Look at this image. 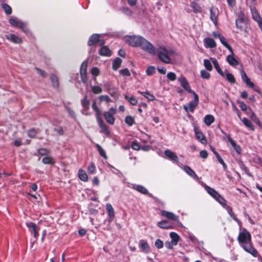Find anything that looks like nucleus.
<instances>
[{
	"instance_id": "nucleus-57",
	"label": "nucleus",
	"mask_w": 262,
	"mask_h": 262,
	"mask_svg": "<svg viewBox=\"0 0 262 262\" xmlns=\"http://www.w3.org/2000/svg\"><path fill=\"white\" fill-rule=\"evenodd\" d=\"M155 72V68L154 66H149L146 70V73L148 76L153 75Z\"/></svg>"
},
{
	"instance_id": "nucleus-16",
	"label": "nucleus",
	"mask_w": 262,
	"mask_h": 262,
	"mask_svg": "<svg viewBox=\"0 0 262 262\" xmlns=\"http://www.w3.org/2000/svg\"><path fill=\"white\" fill-rule=\"evenodd\" d=\"M5 38L14 43H21L22 39L14 34H9L5 35Z\"/></svg>"
},
{
	"instance_id": "nucleus-37",
	"label": "nucleus",
	"mask_w": 262,
	"mask_h": 262,
	"mask_svg": "<svg viewBox=\"0 0 262 262\" xmlns=\"http://www.w3.org/2000/svg\"><path fill=\"white\" fill-rule=\"evenodd\" d=\"M220 40L223 45L226 47L230 51V53H233V49L232 47L228 43L226 38L223 35L220 38Z\"/></svg>"
},
{
	"instance_id": "nucleus-24",
	"label": "nucleus",
	"mask_w": 262,
	"mask_h": 262,
	"mask_svg": "<svg viewBox=\"0 0 262 262\" xmlns=\"http://www.w3.org/2000/svg\"><path fill=\"white\" fill-rule=\"evenodd\" d=\"M210 60L212 62L214 65V68L217 71L218 73L221 75L222 77H225V74L223 72L222 70L220 67L219 63L217 60L214 58H210Z\"/></svg>"
},
{
	"instance_id": "nucleus-10",
	"label": "nucleus",
	"mask_w": 262,
	"mask_h": 262,
	"mask_svg": "<svg viewBox=\"0 0 262 262\" xmlns=\"http://www.w3.org/2000/svg\"><path fill=\"white\" fill-rule=\"evenodd\" d=\"M97 121L100 128V132L104 134L107 137L109 136L110 132L108 129V127L105 124L102 118L97 119Z\"/></svg>"
},
{
	"instance_id": "nucleus-9",
	"label": "nucleus",
	"mask_w": 262,
	"mask_h": 262,
	"mask_svg": "<svg viewBox=\"0 0 262 262\" xmlns=\"http://www.w3.org/2000/svg\"><path fill=\"white\" fill-rule=\"evenodd\" d=\"M26 226L29 228L30 231L33 234V236L36 239H37L39 236L38 232L40 228L33 222H27Z\"/></svg>"
},
{
	"instance_id": "nucleus-29",
	"label": "nucleus",
	"mask_w": 262,
	"mask_h": 262,
	"mask_svg": "<svg viewBox=\"0 0 262 262\" xmlns=\"http://www.w3.org/2000/svg\"><path fill=\"white\" fill-rule=\"evenodd\" d=\"M224 208L226 209L227 211L228 212V214H229L230 216L235 221L238 222L239 220L237 219L236 214L234 213V212L233 211L232 208L229 206V205H226L224 207Z\"/></svg>"
},
{
	"instance_id": "nucleus-52",
	"label": "nucleus",
	"mask_w": 262,
	"mask_h": 262,
	"mask_svg": "<svg viewBox=\"0 0 262 262\" xmlns=\"http://www.w3.org/2000/svg\"><path fill=\"white\" fill-rule=\"evenodd\" d=\"M121 10L125 15L128 16H130L133 14V11L126 7L121 8Z\"/></svg>"
},
{
	"instance_id": "nucleus-39",
	"label": "nucleus",
	"mask_w": 262,
	"mask_h": 262,
	"mask_svg": "<svg viewBox=\"0 0 262 262\" xmlns=\"http://www.w3.org/2000/svg\"><path fill=\"white\" fill-rule=\"evenodd\" d=\"M50 79L52 82V85L55 88H58L59 86V82L57 77L54 74L50 75Z\"/></svg>"
},
{
	"instance_id": "nucleus-44",
	"label": "nucleus",
	"mask_w": 262,
	"mask_h": 262,
	"mask_svg": "<svg viewBox=\"0 0 262 262\" xmlns=\"http://www.w3.org/2000/svg\"><path fill=\"white\" fill-rule=\"evenodd\" d=\"M42 162L45 164L53 165L55 162L54 159L50 156H46L42 158Z\"/></svg>"
},
{
	"instance_id": "nucleus-7",
	"label": "nucleus",
	"mask_w": 262,
	"mask_h": 262,
	"mask_svg": "<svg viewBox=\"0 0 262 262\" xmlns=\"http://www.w3.org/2000/svg\"><path fill=\"white\" fill-rule=\"evenodd\" d=\"M105 41L104 39H100V35L98 34H93L89 37L88 41V45L89 46H92L98 44L99 46L104 45Z\"/></svg>"
},
{
	"instance_id": "nucleus-21",
	"label": "nucleus",
	"mask_w": 262,
	"mask_h": 262,
	"mask_svg": "<svg viewBox=\"0 0 262 262\" xmlns=\"http://www.w3.org/2000/svg\"><path fill=\"white\" fill-rule=\"evenodd\" d=\"M226 60L231 66H237L239 63L238 60L234 57V53H231L230 55L227 56Z\"/></svg>"
},
{
	"instance_id": "nucleus-30",
	"label": "nucleus",
	"mask_w": 262,
	"mask_h": 262,
	"mask_svg": "<svg viewBox=\"0 0 262 262\" xmlns=\"http://www.w3.org/2000/svg\"><path fill=\"white\" fill-rule=\"evenodd\" d=\"M242 121L244 124L250 130L254 131L255 127L252 122L247 118H244L242 119Z\"/></svg>"
},
{
	"instance_id": "nucleus-31",
	"label": "nucleus",
	"mask_w": 262,
	"mask_h": 262,
	"mask_svg": "<svg viewBox=\"0 0 262 262\" xmlns=\"http://www.w3.org/2000/svg\"><path fill=\"white\" fill-rule=\"evenodd\" d=\"M214 117L212 115H207L204 118V122L207 126H210L214 121Z\"/></svg>"
},
{
	"instance_id": "nucleus-62",
	"label": "nucleus",
	"mask_w": 262,
	"mask_h": 262,
	"mask_svg": "<svg viewBox=\"0 0 262 262\" xmlns=\"http://www.w3.org/2000/svg\"><path fill=\"white\" fill-rule=\"evenodd\" d=\"M156 247L158 249H161L164 246L163 242L160 239H157L155 243Z\"/></svg>"
},
{
	"instance_id": "nucleus-34",
	"label": "nucleus",
	"mask_w": 262,
	"mask_h": 262,
	"mask_svg": "<svg viewBox=\"0 0 262 262\" xmlns=\"http://www.w3.org/2000/svg\"><path fill=\"white\" fill-rule=\"evenodd\" d=\"M238 164L240 168L242 170H243L247 175H248L249 176H252V174H251V173L249 171L248 168L245 165V164H244L243 161H242V160H239L238 161Z\"/></svg>"
},
{
	"instance_id": "nucleus-49",
	"label": "nucleus",
	"mask_w": 262,
	"mask_h": 262,
	"mask_svg": "<svg viewBox=\"0 0 262 262\" xmlns=\"http://www.w3.org/2000/svg\"><path fill=\"white\" fill-rule=\"evenodd\" d=\"M91 90L95 94H99L102 92V88L99 85L91 86Z\"/></svg>"
},
{
	"instance_id": "nucleus-32",
	"label": "nucleus",
	"mask_w": 262,
	"mask_h": 262,
	"mask_svg": "<svg viewBox=\"0 0 262 262\" xmlns=\"http://www.w3.org/2000/svg\"><path fill=\"white\" fill-rule=\"evenodd\" d=\"M92 108L96 113V119L101 117V111L98 107L96 101H94L92 105Z\"/></svg>"
},
{
	"instance_id": "nucleus-48",
	"label": "nucleus",
	"mask_w": 262,
	"mask_h": 262,
	"mask_svg": "<svg viewBox=\"0 0 262 262\" xmlns=\"http://www.w3.org/2000/svg\"><path fill=\"white\" fill-rule=\"evenodd\" d=\"M124 98L126 100L128 101L129 102L133 105H136L138 103L137 100L134 96L129 97L127 95H124Z\"/></svg>"
},
{
	"instance_id": "nucleus-55",
	"label": "nucleus",
	"mask_w": 262,
	"mask_h": 262,
	"mask_svg": "<svg viewBox=\"0 0 262 262\" xmlns=\"http://www.w3.org/2000/svg\"><path fill=\"white\" fill-rule=\"evenodd\" d=\"M215 156L217 159V161L220 163L221 164L223 167L226 169L227 168V165L226 164V163L224 162V160L222 159V157H221V156L219 155V153H215Z\"/></svg>"
},
{
	"instance_id": "nucleus-43",
	"label": "nucleus",
	"mask_w": 262,
	"mask_h": 262,
	"mask_svg": "<svg viewBox=\"0 0 262 262\" xmlns=\"http://www.w3.org/2000/svg\"><path fill=\"white\" fill-rule=\"evenodd\" d=\"M95 146L100 156L105 159H107V156L106 154V152L105 150L102 148V147L98 144H96Z\"/></svg>"
},
{
	"instance_id": "nucleus-33",
	"label": "nucleus",
	"mask_w": 262,
	"mask_h": 262,
	"mask_svg": "<svg viewBox=\"0 0 262 262\" xmlns=\"http://www.w3.org/2000/svg\"><path fill=\"white\" fill-rule=\"evenodd\" d=\"M122 59L119 57H116L113 62L112 68L113 70H117L120 67L122 63Z\"/></svg>"
},
{
	"instance_id": "nucleus-6",
	"label": "nucleus",
	"mask_w": 262,
	"mask_h": 262,
	"mask_svg": "<svg viewBox=\"0 0 262 262\" xmlns=\"http://www.w3.org/2000/svg\"><path fill=\"white\" fill-rule=\"evenodd\" d=\"M116 108L114 107H111L108 111H105L103 113V116L105 121L110 124H114L115 121V118L114 115L116 113Z\"/></svg>"
},
{
	"instance_id": "nucleus-63",
	"label": "nucleus",
	"mask_w": 262,
	"mask_h": 262,
	"mask_svg": "<svg viewBox=\"0 0 262 262\" xmlns=\"http://www.w3.org/2000/svg\"><path fill=\"white\" fill-rule=\"evenodd\" d=\"M9 21L11 25L17 27L20 21L18 20L16 18L12 17L9 19Z\"/></svg>"
},
{
	"instance_id": "nucleus-22",
	"label": "nucleus",
	"mask_w": 262,
	"mask_h": 262,
	"mask_svg": "<svg viewBox=\"0 0 262 262\" xmlns=\"http://www.w3.org/2000/svg\"><path fill=\"white\" fill-rule=\"evenodd\" d=\"M99 51V53L100 55L103 56H110L112 55L111 50L106 46H102Z\"/></svg>"
},
{
	"instance_id": "nucleus-47",
	"label": "nucleus",
	"mask_w": 262,
	"mask_h": 262,
	"mask_svg": "<svg viewBox=\"0 0 262 262\" xmlns=\"http://www.w3.org/2000/svg\"><path fill=\"white\" fill-rule=\"evenodd\" d=\"M215 200L224 208L226 205H227L226 204L227 201L220 194H219V196H217Z\"/></svg>"
},
{
	"instance_id": "nucleus-14",
	"label": "nucleus",
	"mask_w": 262,
	"mask_h": 262,
	"mask_svg": "<svg viewBox=\"0 0 262 262\" xmlns=\"http://www.w3.org/2000/svg\"><path fill=\"white\" fill-rule=\"evenodd\" d=\"M241 75L242 80L246 83L247 86L251 89L254 88V83L251 81L250 79L243 70L241 71Z\"/></svg>"
},
{
	"instance_id": "nucleus-28",
	"label": "nucleus",
	"mask_w": 262,
	"mask_h": 262,
	"mask_svg": "<svg viewBox=\"0 0 262 262\" xmlns=\"http://www.w3.org/2000/svg\"><path fill=\"white\" fill-rule=\"evenodd\" d=\"M90 101L86 95L81 100V105L84 111H88L90 108Z\"/></svg>"
},
{
	"instance_id": "nucleus-61",
	"label": "nucleus",
	"mask_w": 262,
	"mask_h": 262,
	"mask_svg": "<svg viewBox=\"0 0 262 262\" xmlns=\"http://www.w3.org/2000/svg\"><path fill=\"white\" fill-rule=\"evenodd\" d=\"M99 99L101 102L105 101L110 103L111 101V98L107 95H101L99 97Z\"/></svg>"
},
{
	"instance_id": "nucleus-64",
	"label": "nucleus",
	"mask_w": 262,
	"mask_h": 262,
	"mask_svg": "<svg viewBox=\"0 0 262 262\" xmlns=\"http://www.w3.org/2000/svg\"><path fill=\"white\" fill-rule=\"evenodd\" d=\"M50 152V151L45 148H39L38 150V153L41 156L47 155Z\"/></svg>"
},
{
	"instance_id": "nucleus-51",
	"label": "nucleus",
	"mask_w": 262,
	"mask_h": 262,
	"mask_svg": "<svg viewBox=\"0 0 262 262\" xmlns=\"http://www.w3.org/2000/svg\"><path fill=\"white\" fill-rule=\"evenodd\" d=\"M125 122L129 126H132L135 123L134 119L130 116H127L125 118Z\"/></svg>"
},
{
	"instance_id": "nucleus-27",
	"label": "nucleus",
	"mask_w": 262,
	"mask_h": 262,
	"mask_svg": "<svg viewBox=\"0 0 262 262\" xmlns=\"http://www.w3.org/2000/svg\"><path fill=\"white\" fill-rule=\"evenodd\" d=\"M107 92L112 96L116 97L118 94V89L111 85H106Z\"/></svg>"
},
{
	"instance_id": "nucleus-59",
	"label": "nucleus",
	"mask_w": 262,
	"mask_h": 262,
	"mask_svg": "<svg viewBox=\"0 0 262 262\" xmlns=\"http://www.w3.org/2000/svg\"><path fill=\"white\" fill-rule=\"evenodd\" d=\"M167 78L170 81H173L176 79L177 76L174 73L170 72L167 74Z\"/></svg>"
},
{
	"instance_id": "nucleus-46",
	"label": "nucleus",
	"mask_w": 262,
	"mask_h": 262,
	"mask_svg": "<svg viewBox=\"0 0 262 262\" xmlns=\"http://www.w3.org/2000/svg\"><path fill=\"white\" fill-rule=\"evenodd\" d=\"M88 64V62L87 60L83 61L80 67V74L87 73Z\"/></svg>"
},
{
	"instance_id": "nucleus-41",
	"label": "nucleus",
	"mask_w": 262,
	"mask_h": 262,
	"mask_svg": "<svg viewBox=\"0 0 262 262\" xmlns=\"http://www.w3.org/2000/svg\"><path fill=\"white\" fill-rule=\"evenodd\" d=\"M170 237L174 245H177L180 239L179 235L177 233L172 232L170 233Z\"/></svg>"
},
{
	"instance_id": "nucleus-53",
	"label": "nucleus",
	"mask_w": 262,
	"mask_h": 262,
	"mask_svg": "<svg viewBox=\"0 0 262 262\" xmlns=\"http://www.w3.org/2000/svg\"><path fill=\"white\" fill-rule=\"evenodd\" d=\"M37 132L36 130L33 128L29 129L27 132L28 136L31 138H35L36 137Z\"/></svg>"
},
{
	"instance_id": "nucleus-60",
	"label": "nucleus",
	"mask_w": 262,
	"mask_h": 262,
	"mask_svg": "<svg viewBox=\"0 0 262 262\" xmlns=\"http://www.w3.org/2000/svg\"><path fill=\"white\" fill-rule=\"evenodd\" d=\"M237 103L243 111L246 112L248 110L247 105L243 101L237 100Z\"/></svg>"
},
{
	"instance_id": "nucleus-23",
	"label": "nucleus",
	"mask_w": 262,
	"mask_h": 262,
	"mask_svg": "<svg viewBox=\"0 0 262 262\" xmlns=\"http://www.w3.org/2000/svg\"><path fill=\"white\" fill-rule=\"evenodd\" d=\"M251 12L252 18L256 22H258L262 19L261 17L259 15L257 10L254 7H251Z\"/></svg>"
},
{
	"instance_id": "nucleus-20",
	"label": "nucleus",
	"mask_w": 262,
	"mask_h": 262,
	"mask_svg": "<svg viewBox=\"0 0 262 262\" xmlns=\"http://www.w3.org/2000/svg\"><path fill=\"white\" fill-rule=\"evenodd\" d=\"M204 46L207 48H213L216 47V42L212 38H206L204 39Z\"/></svg>"
},
{
	"instance_id": "nucleus-4",
	"label": "nucleus",
	"mask_w": 262,
	"mask_h": 262,
	"mask_svg": "<svg viewBox=\"0 0 262 262\" xmlns=\"http://www.w3.org/2000/svg\"><path fill=\"white\" fill-rule=\"evenodd\" d=\"M192 94L194 97L193 100L189 102L188 106L186 105H183V108L186 112H190L191 113H193L195 107L199 104V99L198 95L195 92H193Z\"/></svg>"
},
{
	"instance_id": "nucleus-58",
	"label": "nucleus",
	"mask_w": 262,
	"mask_h": 262,
	"mask_svg": "<svg viewBox=\"0 0 262 262\" xmlns=\"http://www.w3.org/2000/svg\"><path fill=\"white\" fill-rule=\"evenodd\" d=\"M200 73L202 78L208 79L210 77V73L204 70H201Z\"/></svg>"
},
{
	"instance_id": "nucleus-17",
	"label": "nucleus",
	"mask_w": 262,
	"mask_h": 262,
	"mask_svg": "<svg viewBox=\"0 0 262 262\" xmlns=\"http://www.w3.org/2000/svg\"><path fill=\"white\" fill-rule=\"evenodd\" d=\"M106 209L108 213V215L110 217V219H108V222L110 223L113 221L115 217L114 209L112 205L110 203H107L106 205Z\"/></svg>"
},
{
	"instance_id": "nucleus-8",
	"label": "nucleus",
	"mask_w": 262,
	"mask_h": 262,
	"mask_svg": "<svg viewBox=\"0 0 262 262\" xmlns=\"http://www.w3.org/2000/svg\"><path fill=\"white\" fill-rule=\"evenodd\" d=\"M178 80L180 82L181 86L189 93L193 94L194 92L191 89L188 80L184 76L182 75L178 78Z\"/></svg>"
},
{
	"instance_id": "nucleus-1",
	"label": "nucleus",
	"mask_w": 262,
	"mask_h": 262,
	"mask_svg": "<svg viewBox=\"0 0 262 262\" xmlns=\"http://www.w3.org/2000/svg\"><path fill=\"white\" fill-rule=\"evenodd\" d=\"M237 241L240 246L246 252L254 257L258 255V251L254 247L250 233L246 229L240 232L237 237Z\"/></svg>"
},
{
	"instance_id": "nucleus-25",
	"label": "nucleus",
	"mask_w": 262,
	"mask_h": 262,
	"mask_svg": "<svg viewBox=\"0 0 262 262\" xmlns=\"http://www.w3.org/2000/svg\"><path fill=\"white\" fill-rule=\"evenodd\" d=\"M184 170L188 175L193 178L194 179L196 180L199 179L198 176L190 167L188 166H185L184 167Z\"/></svg>"
},
{
	"instance_id": "nucleus-3",
	"label": "nucleus",
	"mask_w": 262,
	"mask_h": 262,
	"mask_svg": "<svg viewBox=\"0 0 262 262\" xmlns=\"http://www.w3.org/2000/svg\"><path fill=\"white\" fill-rule=\"evenodd\" d=\"M158 56L160 60L165 63H170L171 59L169 56L168 51L163 47H159L158 49Z\"/></svg>"
},
{
	"instance_id": "nucleus-42",
	"label": "nucleus",
	"mask_w": 262,
	"mask_h": 262,
	"mask_svg": "<svg viewBox=\"0 0 262 262\" xmlns=\"http://www.w3.org/2000/svg\"><path fill=\"white\" fill-rule=\"evenodd\" d=\"M158 226L161 228L165 229L171 228V226L169 225L168 222L167 221H162L158 222Z\"/></svg>"
},
{
	"instance_id": "nucleus-35",
	"label": "nucleus",
	"mask_w": 262,
	"mask_h": 262,
	"mask_svg": "<svg viewBox=\"0 0 262 262\" xmlns=\"http://www.w3.org/2000/svg\"><path fill=\"white\" fill-rule=\"evenodd\" d=\"M190 7L193 9V12L195 13L202 12V9L200 6L195 2H192L190 3Z\"/></svg>"
},
{
	"instance_id": "nucleus-5",
	"label": "nucleus",
	"mask_w": 262,
	"mask_h": 262,
	"mask_svg": "<svg viewBox=\"0 0 262 262\" xmlns=\"http://www.w3.org/2000/svg\"><path fill=\"white\" fill-rule=\"evenodd\" d=\"M249 20L248 18L242 14L239 18H237L235 21L236 27L241 31L245 30L249 24Z\"/></svg>"
},
{
	"instance_id": "nucleus-36",
	"label": "nucleus",
	"mask_w": 262,
	"mask_h": 262,
	"mask_svg": "<svg viewBox=\"0 0 262 262\" xmlns=\"http://www.w3.org/2000/svg\"><path fill=\"white\" fill-rule=\"evenodd\" d=\"M78 178L81 181H82L83 182L88 181V177L86 173L85 172V171L84 170L80 169L78 170Z\"/></svg>"
},
{
	"instance_id": "nucleus-19",
	"label": "nucleus",
	"mask_w": 262,
	"mask_h": 262,
	"mask_svg": "<svg viewBox=\"0 0 262 262\" xmlns=\"http://www.w3.org/2000/svg\"><path fill=\"white\" fill-rule=\"evenodd\" d=\"M164 154L169 160L176 162H178V157L174 152L170 151V150L166 149L164 151Z\"/></svg>"
},
{
	"instance_id": "nucleus-12",
	"label": "nucleus",
	"mask_w": 262,
	"mask_h": 262,
	"mask_svg": "<svg viewBox=\"0 0 262 262\" xmlns=\"http://www.w3.org/2000/svg\"><path fill=\"white\" fill-rule=\"evenodd\" d=\"M194 132L195 133V136L196 139L201 142L202 144H206L207 140L205 136L197 127H194Z\"/></svg>"
},
{
	"instance_id": "nucleus-18",
	"label": "nucleus",
	"mask_w": 262,
	"mask_h": 262,
	"mask_svg": "<svg viewBox=\"0 0 262 262\" xmlns=\"http://www.w3.org/2000/svg\"><path fill=\"white\" fill-rule=\"evenodd\" d=\"M161 214L162 216L172 221H176L178 220L179 219V217L176 215L174 213L165 210L161 211Z\"/></svg>"
},
{
	"instance_id": "nucleus-50",
	"label": "nucleus",
	"mask_w": 262,
	"mask_h": 262,
	"mask_svg": "<svg viewBox=\"0 0 262 262\" xmlns=\"http://www.w3.org/2000/svg\"><path fill=\"white\" fill-rule=\"evenodd\" d=\"M225 76H226L227 80H228L230 83L231 84L235 83V79L233 74L230 73H227L226 74H225Z\"/></svg>"
},
{
	"instance_id": "nucleus-26",
	"label": "nucleus",
	"mask_w": 262,
	"mask_h": 262,
	"mask_svg": "<svg viewBox=\"0 0 262 262\" xmlns=\"http://www.w3.org/2000/svg\"><path fill=\"white\" fill-rule=\"evenodd\" d=\"M205 189L208 194H209L214 199H215L217 196H219L220 193L215 190L214 188H212L208 186H206Z\"/></svg>"
},
{
	"instance_id": "nucleus-11",
	"label": "nucleus",
	"mask_w": 262,
	"mask_h": 262,
	"mask_svg": "<svg viewBox=\"0 0 262 262\" xmlns=\"http://www.w3.org/2000/svg\"><path fill=\"white\" fill-rule=\"evenodd\" d=\"M222 133L225 135L227 139H228V141L230 142L232 146L233 147L234 149L235 150V151L238 154H241L242 152V149L241 148V146L237 144L236 142L233 140L230 137V135L229 134H227L225 132H224L223 130H222Z\"/></svg>"
},
{
	"instance_id": "nucleus-13",
	"label": "nucleus",
	"mask_w": 262,
	"mask_h": 262,
	"mask_svg": "<svg viewBox=\"0 0 262 262\" xmlns=\"http://www.w3.org/2000/svg\"><path fill=\"white\" fill-rule=\"evenodd\" d=\"M139 248L141 251L145 253H148L150 251V247L146 240L141 239L139 242Z\"/></svg>"
},
{
	"instance_id": "nucleus-40",
	"label": "nucleus",
	"mask_w": 262,
	"mask_h": 262,
	"mask_svg": "<svg viewBox=\"0 0 262 262\" xmlns=\"http://www.w3.org/2000/svg\"><path fill=\"white\" fill-rule=\"evenodd\" d=\"M1 6L7 15H10L12 13V8L7 4H1Z\"/></svg>"
},
{
	"instance_id": "nucleus-54",
	"label": "nucleus",
	"mask_w": 262,
	"mask_h": 262,
	"mask_svg": "<svg viewBox=\"0 0 262 262\" xmlns=\"http://www.w3.org/2000/svg\"><path fill=\"white\" fill-rule=\"evenodd\" d=\"M204 65L205 68L209 71L212 70V66L211 62L207 59L204 60Z\"/></svg>"
},
{
	"instance_id": "nucleus-15",
	"label": "nucleus",
	"mask_w": 262,
	"mask_h": 262,
	"mask_svg": "<svg viewBox=\"0 0 262 262\" xmlns=\"http://www.w3.org/2000/svg\"><path fill=\"white\" fill-rule=\"evenodd\" d=\"M210 19L213 22L215 25L217 23V16L219 14V10L217 8L212 7L210 9Z\"/></svg>"
},
{
	"instance_id": "nucleus-2",
	"label": "nucleus",
	"mask_w": 262,
	"mask_h": 262,
	"mask_svg": "<svg viewBox=\"0 0 262 262\" xmlns=\"http://www.w3.org/2000/svg\"><path fill=\"white\" fill-rule=\"evenodd\" d=\"M126 42L133 47H140L147 52L155 55L156 50L154 46L141 36H128L126 37Z\"/></svg>"
},
{
	"instance_id": "nucleus-38",
	"label": "nucleus",
	"mask_w": 262,
	"mask_h": 262,
	"mask_svg": "<svg viewBox=\"0 0 262 262\" xmlns=\"http://www.w3.org/2000/svg\"><path fill=\"white\" fill-rule=\"evenodd\" d=\"M138 192L145 195H151V194L149 193L147 189L142 185H137L136 188H135Z\"/></svg>"
},
{
	"instance_id": "nucleus-56",
	"label": "nucleus",
	"mask_w": 262,
	"mask_h": 262,
	"mask_svg": "<svg viewBox=\"0 0 262 262\" xmlns=\"http://www.w3.org/2000/svg\"><path fill=\"white\" fill-rule=\"evenodd\" d=\"M249 112H247V114L248 115L250 118L254 121H255L258 118L256 116L255 113L252 110L251 108H249Z\"/></svg>"
},
{
	"instance_id": "nucleus-45",
	"label": "nucleus",
	"mask_w": 262,
	"mask_h": 262,
	"mask_svg": "<svg viewBox=\"0 0 262 262\" xmlns=\"http://www.w3.org/2000/svg\"><path fill=\"white\" fill-rule=\"evenodd\" d=\"M138 93L143 95L144 97H145L147 99H148L150 101H153L155 99V97L151 94L149 92L146 91V92H140L138 91Z\"/></svg>"
}]
</instances>
